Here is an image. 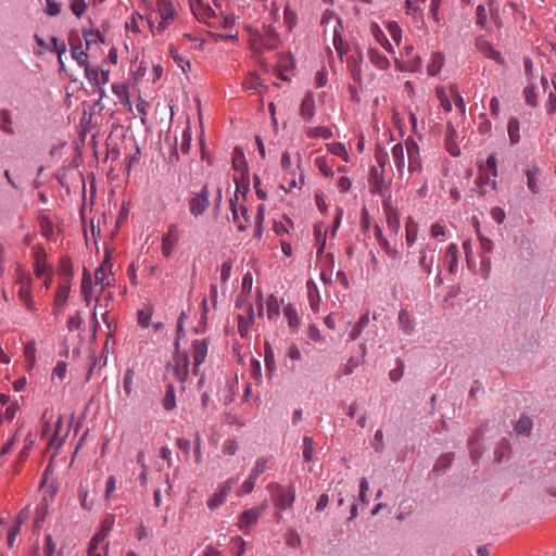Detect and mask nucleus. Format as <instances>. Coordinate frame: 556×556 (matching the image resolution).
Masks as SVG:
<instances>
[{
    "mask_svg": "<svg viewBox=\"0 0 556 556\" xmlns=\"http://www.w3.org/2000/svg\"><path fill=\"white\" fill-rule=\"evenodd\" d=\"M399 326L402 332L406 336H412L415 331V320L412 318L406 309H401L399 313Z\"/></svg>",
    "mask_w": 556,
    "mask_h": 556,
    "instance_id": "nucleus-23",
    "label": "nucleus"
},
{
    "mask_svg": "<svg viewBox=\"0 0 556 556\" xmlns=\"http://www.w3.org/2000/svg\"><path fill=\"white\" fill-rule=\"evenodd\" d=\"M403 10L406 15L410 16L415 21L424 20V8L420 4L413 2V0H405L403 3Z\"/></svg>",
    "mask_w": 556,
    "mask_h": 556,
    "instance_id": "nucleus-28",
    "label": "nucleus"
},
{
    "mask_svg": "<svg viewBox=\"0 0 556 556\" xmlns=\"http://www.w3.org/2000/svg\"><path fill=\"white\" fill-rule=\"evenodd\" d=\"M408 170L412 176L421 174L422 163L420 160V155H415V156L408 157Z\"/></svg>",
    "mask_w": 556,
    "mask_h": 556,
    "instance_id": "nucleus-50",
    "label": "nucleus"
},
{
    "mask_svg": "<svg viewBox=\"0 0 556 556\" xmlns=\"http://www.w3.org/2000/svg\"><path fill=\"white\" fill-rule=\"evenodd\" d=\"M34 273L38 278H42L48 273H52L51 267L47 264V253L40 245L33 248Z\"/></svg>",
    "mask_w": 556,
    "mask_h": 556,
    "instance_id": "nucleus-10",
    "label": "nucleus"
},
{
    "mask_svg": "<svg viewBox=\"0 0 556 556\" xmlns=\"http://www.w3.org/2000/svg\"><path fill=\"white\" fill-rule=\"evenodd\" d=\"M45 425L42 428L41 440L45 441L46 452H58L64 444L68 434V428L64 426L63 417L58 415L48 418V414L42 416Z\"/></svg>",
    "mask_w": 556,
    "mask_h": 556,
    "instance_id": "nucleus-1",
    "label": "nucleus"
},
{
    "mask_svg": "<svg viewBox=\"0 0 556 556\" xmlns=\"http://www.w3.org/2000/svg\"><path fill=\"white\" fill-rule=\"evenodd\" d=\"M444 64V56L440 52H434L431 55V61L427 66V73L430 76H435L441 71L442 66Z\"/></svg>",
    "mask_w": 556,
    "mask_h": 556,
    "instance_id": "nucleus-35",
    "label": "nucleus"
},
{
    "mask_svg": "<svg viewBox=\"0 0 556 556\" xmlns=\"http://www.w3.org/2000/svg\"><path fill=\"white\" fill-rule=\"evenodd\" d=\"M368 58L371 64H374L377 68L384 71L388 70L390 66V61L388 58L383 54H381L376 49H369L368 51Z\"/></svg>",
    "mask_w": 556,
    "mask_h": 556,
    "instance_id": "nucleus-30",
    "label": "nucleus"
},
{
    "mask_svg": "<svg viewBox=\"0 0 556 556\" xmlns=\"http://www.w3.org/2000/svg\"><path fill=\"white\" fill-rule=\"evenodd\" d=\"M138 20H142V15L138 12L132 13L130 20L126 22V29L132 31L134 34L140 33Z\"/></svg>",
    "mask_w": 556,
    "mask_h": 556,
    "instance_id": "nucleus-57",
    "label": "nucleus"
},
{
    "mask_svg": "<svg viewBox=\"0 0 556 556\" xmlns=\"http://www.w3.org/2000/svg\"><path fill=\"white\" fill-rule=\"evenodd\" d=\"M87 10V3L85 0H72L71 11L78 18L81 17Z\"/></svg>",
    "mask_w": 556,
    "mask_h": 556,
    "instance_id": "nucleus-54",
    "label": "nucleus"
},
{
    "mask_svg": "<svg viewBox=\"0 0 556 556\" xmlns=\"http://www.w3.org/2000/svg\"><path fill=\"white\" fill-rule=\"evenodd\" d=\"M169 54L174 62L181 68L184 73H187L191 70V64L189 60L182 56L175 47L169 48Z\"/></svg>",
    "mask_w": 556,
    "mask_h": 556,
    "instance_id": "nucleus-41",
    "label": "nucleus"
},
{
    "mask_svg": "<svg viewBox=\"0 0 556 556\" xmlns=\"http://www.w3.org/2000/svg\"><path fill=\"white\" fill-rule=\"evenodd\" d=\"M112 92L115 94V97L119 100L122 104L127 106L129 110H131V102L129 99V92H128V85L123 84H115L112 86Z\"/></svg>",
    "mask_w": 556,
    "mask_h": 556,
    "instance_id": "nucleus-29",
    "label": "nucleus"
},
{
    "mask_svg": "<svg viewBox=\"0 0 556 556\" xmlns=\"http://www.w3.org/2000/svg\"><path fill=\"white\" fill-rule=\"evenodd\" d=\"M383 170H379L376 167H372L370 170V187L374 193L379 195H384V193L389 190V184L384 180Z\"/></svg>",
    "mask_w": 556,
    "mask_h": 556,
    "instance_id": "nucleus-15",
    "label": "nucleus"
},
{
    "mask_svg": "<svg viewBox=\"0 0 556 556\" xmlns=\"http://www.w3.org/2000/svg\"><path fill=\"white\" fill-rule=\"evenodd\" d=\"M328 150L333 155L340 156L345 161L348 160V152H346L344 144H342L340 142L331 143L328 146Z\"/></svg>",
    "mask_w": 556,
    "mask_h": 556,
    "instance_id": "nucleus-58",
    "label": "nucleus"
},
{
    "mask_svg": "<svg viewBox=\"0 0 556 556\" xmlns=\"http://www.w3.org/2000/svg\"><path fill=\"white\" fill-rule=\"evenodd\" d=\"M55 543L50 534L45 536L43 554L45 556H54Z\"/></svg>",
    "mask_w": 556,
    "mask_h": 556,
    "instance_id": "nucleus-64",
    "label": "nucleus"
},
{
    "mask_svg": "<svg viewBox=\"0 0 556 556\" xmlns=\"http://www.w3.org/2000/svg\"><path fill=\"white\" fill-rule=\"evenodd\" d=\"M267 459L261 458L257 460L255 467L253 468L249 480L245 481V494L250 493L253 490L254 483L256 482L257 477L263 473L266 469Z\"/></svg>",
    "mask_w": 556,
    "mask_h": 556,
    "instance_id": "nucleus-24",
    "label": "nucleus"
},
{
    "mask_svg": "<svg viewBox=\"0 0 556 556\" xmlns=\"http://www.w3.org/2000/svg\"><path fill=\"white\" fill-rule=\"evenodd\" d=\"M192 131L190 126H187L181 134L180 151L188 154L191 148Z\"/></svg>",
    "mask_w": 556,
    "mask_h": 556,
    "instance_id": "nucleus-47",
    "label": "nucleus"
},
{
    "mask_svg": "<svg viewBox=\"0 0 556 556\" xmlns=\"http://www.w3.org/2000/svg\"><path fill=\"white\" fill-rule=\"evenodd\" d=\"M315 164L318 167V169L326 176L331 177L333 176V172L331 168V165L328 163L327 159L324 156L317 157L315 160Z\"/></svg>",
    "mask_w": 556,
    "mask_h": 556,
    "instance_id": "nucleus-53",
    "label": "nucleus"
},
{
    "mask_svg": "<svg viewBox=\"0 0 556 556\" xmlns=\"http://www.w3.org/2000/svg\"><path fill=\"white\" fill-rule=\"evenodd\" d=\"M525 175L527 177V187L533 193L536 194L540 191V176L541 170L535 164L528 165Z\"/></svg>",
    "mask_w": 556,
    "mask_h": 556,
    "instance_id": "nucleus-18",
    "label": "nucleus"
},
{
    "mask_svg": "<svg viewBox=\"0 0 556 556\" xmlns=\"http://www.w3.org/2000/svg\"><path fill=\"white\" fill-rule=\"evenodd\" d=\"M114 281L115 278L111 271V263L109 258H105L94 271V286L100 287V291L103 292Z\"/></svg>",
    "mask_w": 556,
    "mask_h": 556,
    "instance_id": "nucleus-9",
    "label": "nucleus"
},
{
    "mask_svg": "<svg viewBox=\"0 0 556 556\" xmlns=\"http://www.w3.org/2000/svg\"><path fill=\"white\" fill-rule=\"evenodd\" d=\"M300 112H301L302 117H304L305 119L309 121L313 118L314 112H315V102L311 94H307L303 99V101L301 103Z\"/></svg>",
    "mask_w": 556,
    "mask_h": 556,
    "instance_id": "nucleus-37",
    "label": "nucleus"
},
{
    "mask_svg": "<svg viewBox=\"0 0 556 556\" xmlns=\"http://www.w3.org/2000/svg\"><path fill=\"white\" fill-rule=\"evenodd\" d=\"M434 253H435V247L432 249L429 244L424 247L419 252V261L418 265L421 268L424 273L427 275L432 274L433 263H434Z\"/></svg>",
    "mask_w": 556,
    "mask_h": 556,
    "instance_id": "nucleus-16",
    "label": "nucleus"
},
{
    "mask_svg": "<svg viewBox=\"0 0 556 556\" xmlns=\"http://www.w3.org/2000/svg\"><path fill=\"white\" fill-rule=\"evenodd\" d=\"M190 372V359L187 353L174 354L172 361L166 366L165 378L168 382H180L184 383Z\"/></svg>",
    "mask_w": 556,
    "mask_h": 556,
    "instance_id": "nucleus-4",
    "label": "nucleus"
},
{
    "mask_svg": "<svg viewBox=\"0 0 556 556\" xmlns=\"http://www.w3.org/2000/svg\"><path fill=\"white\" fill-rule=\"evenodd\" d=\"M83 323L84 320L80 312H76L67 319V329L70 331L78 330L81 327Z\"/></svg>",
    "mask_w": 556,
    "mask_h": 556,
    "instance_id": "nucleus-56",
    "label": "nucleus"
},
{
    "mask_svg": "<svg viewBox=\"0 0 556 556\" xmlns=\"http://www.w3.org/2000/svg\"><path fill=\"white\" fill-rule=\"evenodd\" d=\"M405 149L407 157L419 155V146L413 138H407L405 140Z\"/></svg>",
    "mask_w": 556,
    "mask_h": 556,
    "instance_id": "nucleus-62",
    "label": "nucleus"
},
{
    "mask_svg": "<svg viewBox=\"0 0 556 556\" xmlns=\"http://www.w3.org/2000/svg\"><path fill=\"white\" fill-rule=\"evenodd\" d=\"M23 354H24V358L26 362V368L28 370L33 369L36 364V354H37L36 342L34 340L28 341L24 345Z\"/></svg>",
    "mask_w": 556,
    "mask_h": 556,
    "instance_id": "nucleus-32",
    "label": "nucleus"
},
{
    "mask_svg": "<svg viewBox=\"0 0 556 556\" xmlns=\"http://www.w3.org/2000/svg\"><path fill=\"white\" fill-rule=\"evenodd\" d=\"M153 315V308L151 306H146L137 312V320L138 325L142 328H148Z\"/></svg>",
    "mask_w": 556,
    "mask_h": 556,
    "instance_id": "nucleus-44",
    "label": "nucleus"
},
{
    "mask_svg": "<svg viewBox=\"0 0 556 556\" xmlns=\"http://www.w3.org/2000/svg\"><path fill=\"white\" fill-rule=\"evenodd\" d=\"M17 295L27 311L35 312L37 309L35 302L33 301L31 286L18 287Z\"/></svg>",
    "mask_w": 556,
    "mask_h": 556,
    "instance_id": "nucleus-26",
    "label": "nucleus"
},
{
    "mask_svg": "<svg viewBox=\"0 0 556 556\" xmlns=\"http://www.w3.org/2000/svg\"><path fill=\"white\" fill-rule=\"evenodd\" d=\"M156 12L160 18L157 30L163 31L174 20L175 10L166 0H157Z\"/></svg>",
    "mask_w": 556,
    "mask_h": 556,
    "instance_id": "nucleus-12",
    "label": "nucleus"
},
{
    "mask_svg": "<svg viewBox=\"0 0 556 556\" xmlns=\"http://www.w3.org/2000/svg\"><path fill=\"white\" fill-rule=\"evenodd\" d=\"M267 307V317L273 320L275 317L279 315V303L275 296H269L266 303Z\"/></svg>",
    "mask_w": 556,
    "mask_h": 556,
    "instance_id": "nucleus-49",
    "label": "nucleus"
},
{
    "mask_svg": "<svg viewBox=\"0 0 556 556\" xmlns=\"http://www.w3.org/2000/svg\"><path fill=\"white\" fill-rule=\"evenodd\" d=\"M283 20L285 23L288 25V28L291 30L293 26L296 23V14L294 11H292L290 8H285L283 11Z\"/></svg>",
    "mask_w": 556,
    "mask_h": 556,
    "instance_id": "nucleus-63",
    "label": "nucleus"
},
{
    "mask_svg": "<svg viewBox=\"0 0 556 556\" xmlns=\"http://www.w3.org/2000/svg\"><path fill=\"white\" fill-rule=\"evenodd\" d=\"M71 54H72V58L78 63V65L83 66L85 68L86 76L90 77L89 66H88V55L86 53V50L83 49V46L80 43L77 46H74L71 42Z\"/></svg>",
    "mask_w": 556,
    "mask_h": 556,
    "instance_id": "nucleus-21",
    "label": "nucleus"
},
{
    "mask_svg": "<svg viewBox=\"0 0 556 556\" xmlns=\"http://www.w3.org/2000/svg\"><path fill=\"white\" fill-rule=\"evenodd\" d=\"M435 94L438 100L440 101L441 106L444 109V111L450 112L452 110V103L448 99V96L444 88L438 87L435 89Z\"/></svg>",
    "mask_w": 556,
    "mask_h": 556,
    "instance_id": "nucleus-51",
    "label": "nucleus"
},
{
    "mask_svg": "<svg viewBox=\"0 0 556 556\" xmlns=\"http://www.w3.org/2000/svg\"><path fill=\"white\" fill-rule=\"evenodd\" d=\"M532 419L527 415H522L515 424L514 429L518 434L529 435L532 430Z\"/></svg>",
    "mask_w": 556,
    "mask_h": 556,
    "instance_id": "nucleus-38",
    "label": "nucleus"
},
{
    "mask_svg": "<svg viewBox=\"0 0 556 556\" xmlns=\"http://www.w3.org/2000/svg\"><path fill=\"white\" fill-rule=\"evenodd\" d=\"M306 135L309 138L321 137L324 139H329V138H331L333 136L332 131L329 128H327V127L308 128L306 130Z\"/></svg>",
    "mask_w": 556,
    "mask_h": 556,
    "instance_id": "nucleus-48",
    "label": "nucleus"
},
{
    "mask_svg": "<svg viewBox=\"0 0 556 556\" xmlns=\"http://www.w3.org/2000/svg\"><path fill=\"white\" fill-rule=\"evenodd\" d=\"M114 523L113 517H106L102 523L99 530L92 535V540L100 541V542H108L106 536L109 535L110 531L112 530Z\"/></svg>",
    "mask_w": 556,
    "mask_h": 556,
    "instance_id": "nucleus-33",
    "label": "nucleus"
},
{
    "mask_svg": "<svg viewBox=\"0 0 556 556\" xmlns=\"http://www.w3.org/2000/svg\"><path fill=\"white\" fill-rule=\"evenodd\" d=\"M480 170V178L485 177H497V166H496V157L494 154H491L488 160L485 161V164H481L479 166Z\"/></svg>",
    "mask_w": 556,
    "mask_h": 556,
    "instance_id": "nucleus-31",
    "label": "nucleus"
},
{
    "mask_svg": "<svg viewBox=\"0 0 556 556\" xmlns=\"http://www.w3.org/2000/svg\"><path fill=\"white\" fill-rule=\"evenodd\" d=\"M71 291V285L68 281H63L59 283L54 301L52 312L54 315H58L66 305Z\"/></svg>",
    "mask_w": 556,
    "mask_h": 556,
    "instance_id": "nucleus-13",
    "label": "nucleus"
},
{
    "mask_svg": "<svg viewBox=\"0 0 556 556\" xmlns=\"http://www.w3.org/2000/svg\"><path fill=\"white\" fill-rule=\"evenodd\" d=\"M210 205V191L207 185L199 192H193L188 201L189 211L192 216L199 217L204 214Z\"/></svg>",
    "mask_w": 556,
    "mask_h": 556,
    "instance_id": "nucleus-7",
    "label": "nucleus"
},
{
    "mask_svg": "<svg viewBox=\"0 0 556 556\" xmlns=\"http://www.w3.org/2000/svg\"><path fill=\"white\" fill-rule=\"evenodd\" d=\"M163 407L166 410H173L176 407L175 387L173 382H168L166 393L163 399Z\"/></svg>",
    "mask_w": 556,
    "mask_h": 556,
    "instance_id": "nucleus-42",
    "label": "nucleus"
},
{
    "mask_svg": "<svg viewBox=\"0 0 556 556\" xmlns=\"http://www.w3.org/2000/svg\"><path fill=\"white\" fill-rule=\"evenodd\" d=\"M248 41L254 52H261L263 49H274L278 43V35L269 26H263V33L245 27Z\"/></svg>",
    "mask_w": 556,
    "mask_h": 556,
    "instance_id": "nucleus-3",
    "label": "nucleus"
},
{
    "mask_svg": "<svg viewBox=\"0 0 556 556\" xmlns=\"http://www.w3.org/2000/svg\"><path fill=\"white\" fill-rule=\"evenodd\" d=\"M283 314L288 319L289 327L296 329L300 326V317L296 309L292 304H288L283 308Z\"/></svg>",
    "mask_w": 556,
    "mask_h": 556,
    "instance_id": "nucleus-45",
    "label": "nucleus"
},
{
    "mask_svg": "<svg viewBox=\"0 0 556 556\" xmlns=\"http://www.w3.org/2000/svg\"><path fill=\"white\" fill-rule=\"evenodd\" d=\"M268 488L274 503L278 508L287 509L291 507L295 498V489L292 484L285 488L280 484L273 483L269 484Z\"/></svg>",
    "mask_w": 556,
    "mask_h": 556,
    "instance_id": "nucleus-6",
    "label": "nucleus"
},
{
    "mask_svg": "<svg viewBox=\"0 0 556 556\" xmlns=\"http://www.w3.org/2000/svg\"><path fill=\"white\" fill-rule=\"evenodd\" d=\"M231 270H232V261L230 258L224 261L220 265V280H222L223 285L228 282L230 276H231Z\"/></svg>",
    "mask_w": 556,
    "mask_h": 556,
    "instance_id": "nucleus-52",
    "label": "nucleus"
},
{
    "mask_svg": "<svg viewBox=\"0 0 556 556\" xmlns=\"http://www.w3.org/2000/svg\"><path fill=\"white\" fill-rule=\"evenodd\" d=\"M479 50L484 54V56L492 59L500 64L504 63V59L501 53L497 52L489 42L483 41L479 43Z\"/></svg>",
    "mask_w": 556,
    "mask_h": 556,
    "instance_id": "nucleus-40",
    "label": "nucleus"
},
{
    "mask_svg": "<svg viewBox=\"0 0 556 556\" xmlns=\"http://www.w3.org/2000/svg\"><path fill=\"white\" fill-rule=\"evenodd\" d=\"M87 556H109V542L91 539L87 547Z\"/></svg>",
    "mask_w": 556,
    "mask_h": 556,
    "instance_id": "nucleus-27",
    "label": "nucleus"
},
{
    "mask_svg": "<svg viewBox=\"0 0 556 556\" xmlns=\"http://www.w3.org/2000/svg\"><path fill=\"white\" fill-rule=\"evenodd\" d=\"M80 292L84 298V301L87 306H89L92 302L93 298V283H92V275L87 269L84 268L81 283H80Z\"/></svg>",
    "mask_w": 556,
    "mask_h": 556,
    "instance_id": "nucleus-19",
    "label": "nucleus"
},
{
    "mask_svg": "<svg viewBox=\"0 0 556 556\" xmlns=\"http://www.w3.org/2000/svg\"><path fill=\"white\" fill-rule=\"evenodd\" d=\"M232 167L238 173L235 177L236 191L233 198L229 200V206L231 211V219L240 231L243 230V223L240 220V215H243V203L239 202V195L241 192V186L243 184V153L239 147L235 148V155L232 156Z\"/></svg>",
    "mask_w": 556,
    "mask_h": 556,
    "instance_id": "nucleus-2",
    "label": "nucleus"
},
{
    "mask_svg": "<svg viewBox=\"0 0 556 556\" xmlns=\"http://www.w3.org/2000/svg\"><path fill=\"white\" fill-rule=\"evenodd\" d=\"M508 137L511 144H516L520 140V123L518 118L510 117L507 126Z\"/></svg>",
    "mask_w": 556,
    "mask_h": 556,
    "instance_id": "nucleus-39",
    "label": "nucleus"
},
{
    "mask_svg": "<svg viewBox=\"0 0 556 556\" xmlns=\"http://www.w3.org/2000/svg\"><path fill=\"white\" fill-rule=\"evenodd\" d=\"M405 230H406V243L408 247H413L417 240L418 224L410 216L407 217V219H406Z\"/></svg>",
    "mask_w": 556,
    "mask_h": 556,
    "instance_id": "nucleus-34",
    "label": "nucleus"
},
{
    "mask_svg": "<svg viewBox=\"0 0 556 556\" xmlns=\"http://www.w3.org/2000/svg\"><path fill=\"white\" fill-rule=\"evenodd\" d=\"M208 350L206 339L194 340L192 342V372L198 375L199 366L205 361Z\"/></svg>",
    "mask_w": 556,
    "mask_h": 556,
    "instance_id": "nucleus-11",
    "label": "nucleus"
},
{
    "mask_svg": "<svg viewBox=\"0 0 556 556\" xmlns=\"http://www.w3.org/2000/svg\"><path fill=\"white\" fill-rule=\"evenodd\" d=\"M383 210L386 214V222L388 228L394 233L397 235L400 231V214L399 211L392 206L390 199L383 201Z\"/></svg>",
    "mask_w": 556,
    "mask_h": 556,
    "instance_id": "nucleus-14",
    "label": "nucleus"
},
{
    "mask_svg": "<svg viewBox=\"0 0 556 556\" xmlns=\"http://www.w3.org/2000/svg\"><path fill=\"white\" fill-rule=\"evenodd\" d=\"M368 491H369V483L366 478H363L359 482V501L363 504L369 503V497L367 495Z\"/></svg>",
    "mask_w": 556,
    "mask_h": 556,
    "instance_id": "nucleus-61",
    "label": "nucleus"
},
{
    "mask_svg": "<svg viewBox=\"0 0 556 556\" xmlns=\"http://www.w3.org/2000/svg\"><path fill=\"white\" fill-rule=\"evenodd\" d=\"M33 279L29 273L18 269L16 274V283L18 287L31 286Z\"/></svg>",
    "mask_w": 556,
    "mask_h": 556,
    "instance_id": "nucleus-60",
    "label": "nucleus"
},
{
    "mask_svg": "<svg viewBox=\"0 0 556 556\" xmlns=\"http://www.w3.org/2000/svg\"><path fill=\"white\" fill-rule=\"evenodd\" d=\"M369 324V313H365L359 320L354 325L353 329L350 332L351 340H356L362 331L368 326Z\"/></svg>",
    "mask_w": 556,
    "mask_h": 556,
    "instance_id": "nucleus-43",
    "label": "nucleus"
},
{
    "mask_svg": "<svg viewBox=\"0 0 556 556\" xmlns=\"http://www.w3.org/2000/svg\"><path fill=\"white\" fill-rule=\"evenodd\" d=\"M67 372V365L65 362L60 361L56 363L53 371H52V380L59 379L62 381Z\"/></svg>",
    "mask_w": 556,
    "mask_h": 556,
    "instance_id": "nucleus-55",
    "label": "nucleus"
},
{
    "mask_svg": "<svg viewBox=\"0 0 556 556\" xmlns=\"http://www.w3.org/2000/svg\"><path fill=\"white\" fill-rule=\"evenodd\" d=\"M180 241V229L177 224H170L167 231L162 236L161 251L164 257H170L178 248Z\"/></svg>",
    "mask_w": 556,
    "mask_h": 556,
    "instance_id": "nucleus-8",
    "label": "nucleus"
},
{
    "mask_svg": "<svg viewBox=\"0 0 556 556\" xmlns=\"http://www.w3.org/2000/svg\"><path fill=\"white\" fill-rule=\"evenodd\" d=\"M230 491V484L228 482L218 486L214 494L207 500V507L211 510L218 508L226 501V497Z\"/></svg>",
    "mask_w": 556,
    "mask_h": 556,
    "instance_id": "nucleus-20",
    "label": "nucleus"
},
{
    "mask_svg": "<svg viewBox=\"0 0 556 556\" xmlns=\"http://www.w3.org/2000/svg\"><path fill=\"white\" fill-rule=\"evenodd\" d=\"M445 263L447 264L448 271L455 274L458 268V247L456 243H451L445 251Z\"/></svg>",
    "mask_w": 556,
    "mask_h": 556,
    "instance_id": "nucleus-22",
    "label": "nucleus"
},
{
    "mask_svg": "<svg viewBox=\"0 0 556 556\" xmlns=\"http://www.w3.org/2000/svg\"><path fill=\"white\" fill-rule=\"evenodd\" d=\"M238 389V378L237 376L227 382L225 389L223 390L222 399L225 404H230L235 400V395Z\"/></svg>",
    "mask_w": 556,
    "mask_h": 556,
    "instance_id": "nucleus-36",
    "label": "nucleus"
},
{
    "mask_svg": "<svg viewBox=\"0 0 556 556\" xmlns=\"http://www.w3.org/2000/svg\"><path fill=\"white\" fill-rule=\"evenodd\" d=\"M321 25L325 26L324 34L327 36V26L331 27L332 45L340 55L346 52V45L344 43L340 28H342L341 20L331 11H326L321 16Z\"/></svg>",
    "mask_w": 556,
    "mask_h": 556,
    "instance_id": "nucleus-5",
    "label": "nucleus"
},
{
    "mask_svg": "<svg viewBox=\"0 0 556 556\" xmlns=\"http://www.w3.org/2000/svg\"><path fill=\"white\" fill-rule=\"evenodd\" d=\"M523 93H525L527 103L529 105L535 106L536 103H538L536 93H535V86L534 85L527 86L525 88V90H523Z\"/></svg>",
    "mask_w": 556,
    "mask_h": 556,
    "instance_id": "nucleus-59",
    "label": "nucleus"
},
{
    "mask_svg": "<svg viewBox=\"0 0 556 556\" xmlns=\"http://www.w3.org/2000/svg\"><path fill=\"white\" fill-rule=\"evenodd\" d=\"M363 61V53L359 49H357L354 54L348 58V67L354 81H361L362 79Z\"/></svg>",
    "mask_w": 556,
    "mask_h": 556,
    "instance_id": "nucleus-17",
    "label": "nucleus"
},
{
    "mask_svg": "<svg viewBox=\"0 0 556 556\" xmlns=\"http://www.w3.org/2000/svg\"><path fill=\"white\" fill-rule=\"evenodd\" d=\"M392 160L395 164V167L400 174L403 176L405 168V152L402 143H396L392 148Z\"/></svg>",
    "mask_w": 556,
    "mask_h": 556,
    "instance_id": "nucleus-25",
    "label": "nucleus"
},
{
    "mask_svg": "<svg viewBox=\"0 0 556 556\" xmlns=\"http://www.w3.org/2000/svg\"><path fill=\"white\" fill-rule=\"evenodd\" d=\"M134 379H135V370L132 368H127L123 379V389L127 397L131 396L134 391Z\"/></svg>",
    "mask_w": 556,
    "mask_h": 556,
    "instance_id": "nucleus-46",
    "label": "nucleus"
}]
</instances>
